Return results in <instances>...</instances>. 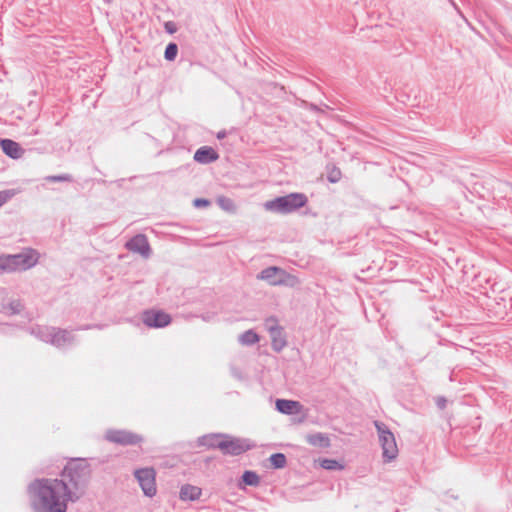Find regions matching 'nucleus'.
Here are the masks:
<instances>
[{
	"mask_svg": "<svg viewBox=\"0 0 512 512\" xmlns=\"http://www.w3.org/2000/svg\"><path fill=\"white\" fill-rule=\"evenodd\" d=\"M90 476L84 461L69 462L61 478L37 479L29 485L31 504L35 512H66L69 501L83 493Z\"/></svg>",
	"mask_w": 512,
	"mask_h": 512,
	"instance_id": "f257e3e1",
	"label": "nucleus"
},
{
	"mask_svg": "<svg viewBox=\"0 0 512 512\" xmlns=\"http://www.w3.org/2000/svg\"><path fill=\"white\" fill-rule=\"evenodd\" d=\"M39 254L36 250L27 249L19 254L1 255L0 270L3 272H16L27 270L36 265Z\"/></svg>",
	"mask_w": 512,
	"mask_h": 512,
	"instance_id": "f03ea898",
	"label": "nucleus"
},
{
	"mask_svg": "<svg viewBox=\"0 0 512 512\" xmlns=\"http://www.w3.org/2000/svg\"><path fill=\"white\" fill-rule=\"evenodd\" d=\"M307 201L308 199L305 194L291 193L289 195L267 201L264 204V207L266 210L287 214L304 207Z\"/></svg>",
	"mask_w": 512,
	"mask_h": 512,
	"instance_id": "7ed1b4c3",
	"label": "nucleus"
},
{
	"mask_svg": "<svg viewBox=\"0 0 512 512\" xmlns=\"http://www.w3.org/2000/svg\"><path fill=\"white\" fill-rule=\"evenodd\" d=\"M208 444L220 449L224 454L240 455L250 449V445L238 438L229 436L213 435L208 438Z\"/></svg>",
	"mask_w": 512,
	"mask_h": 512,
	"instance_id": "20e7f679",
	"label": "nucleus"
},
{
	"mask_svg": "<svg viewBox=\"0 0 512 512\" xmlns=\"http://www.w3.org/2000/svg\"><path fill=\"white\" fill-rule=\"evenodd\" d=\"M374 425L378 432L379 442L383 450L384 461L390 462L394 460L398 455V448L394 434L382 422L375 421Z\"/></svg>",
	"mask_w": 512,
	"mask_h": 512,
	"instance_id": "39448f33",
	"label": "nucleus"
},
{
	"mask_svg": "<svg viewBox=\"0 0 512 512\" xmlns=\"http://www.w3.org/2000/svg\"><path fill=\"white\" fill-rule=\"evenodd\" d=\"M105 440L122 446L137 445L142 442V437L127 430L109 429L104 435Z\"/></svg>",
	"mask_w": 512,
	"mask_h": 512,
	"instance_id": "423d86ee",
	"label": "nucleus"
},
{
	"mask_svg": "<svg viewBox=\"0 0 512 512\" xmlns=\"http://www.w3.org/2000/svg\"><path fill=\"white\" fill-rule=\"evenodd\" d=\"M135 477L144 494L152 497L156 494L155 471L152 468H143L135 471Z\"/></svg>",
	"mask_w": 512,
	"mask_h": 512,
	"instance_id": "0eeeda50",
	"label": "nucleus"
},
{
	"mask_svg": "<svg viewBox=\"0 0 512 512\" xmlns=\"http://www.w3.org/2000/svg\"><path fill=\"white\" fill-rule=\"evenodd\" d=\"M265 326L271 337L272 348L280 352L287 344L283 328L278 325V321L274 317L266 319Z\"/></svg>",
	"mask_w": 512,
	"mask_h": 512,
	"instance_id": "6e6552de",
	"label": "nucleus"
},
{
	"mask_svg": "<svg viewBox=\"0 0 512 512\" xmlns=\"http://www.w3.org/2000/svg\"><path fill=\"white\" fill-rule=\"evenodd\" d=\"M43 341L51 343L54 346L61 347L70 343L73 339L71 333L67 330L48 328L44 329L41 335Z\"/></svg>",
	"mask_w": 512,
	"mask_h": 512,
	"instance_id": "1a4fd4ad",
	"label": "nucleus"
},
{
	"mask_svg": "<svg viewBox=\"0 0 512 512\" xmlns=\"http://www.w3.org/2000/svg\"><path fill=\"white\" fill-rule=\"evenodd\" d=\"M143 323L148 327L162 328L171 323V316L161 310H147L142 315Z\"/></svg>",
	"mask_w": 512,
	"mask_h": 512,
	"instance_id": "9d476101",
	"label": "nucleus"
},
{
	"mask_svg": "<svg viewBox=\"0 0 512 512\" xmlns=\"http://www.w3.org/2000/svg\"><path fill=\"white\" fill-rule=\"evenodd\" d=\"M126 247L128 250L137 252L144 257H148L150 255V245L147 237L143 234H138L131 238L126 243Z\"/></svg>",
	"mask_w": 512,
	"mask_h": 512,
	"instance_id": "9b49d317",
	"label": "nucleus"
},
{
	"mask_svg": "<svg viewBox=\"0 0 512 512\" xmlns=\"http://www.w3.org/2000/svg\"><path fill=\"white\" fill-rule=\"evenodd\" d=\"M0 147L7 156L13 159H19L25 153V150L20 146V144L11 139H1Z\"/></svg>",
	"mask_w": 512,
	"mask_h": 512,
	"instance_id": "f8f14e48",
	"label": "nucleus"
},
{
	"mask_svg": "<svg viewBox=\"0 0 512 512\" xmlns=\"http://www.w3.org/2000/svg\"><path fill=\"white\" fill-rule=\"evenodd\" d=\"M218 158V153L213 148L208 146H203L199 148L194 154V160L202 164L212 163L216 161Z\"/></svg>",
	"mask_w": 512,
	"mask_h": 512,
	"instance_id": "ddd939ff",
	"label": "nucleus"
},
{
	"mask_svg": "<svg viewBox=\"0 0 512 512\" xmlns=\"http://www.w3.org/2000/svg\"><path fill=\"white\" fill-rule=\"evenodd\" d=\"M201 488L190 484L183 485L180 489V499L184 501H194L200 498Z\"/></svg>",
	"mask_w": 512,
	"mask_h": 512,
	"instance_id": "4468645a",
	"label": "nucleus"
},
{
	"mask_svg": "<svg viewBox=\"0 0 512 512\" xmlns=\"http://www.w3.org/2000/svg\"><path fill=\"white\" fill-rule=\"evenodd\" d=\"M276 408L284 414L298 413L300 410V403L292 400L278 399L276 401Z\"/></svg>",
	"mask_w": 512,
	"mask_h": 512,
	"instance_id": "2eb2a0df",
	"label": "nucleus"
},
{
	"mask_svg": "<svg viewBox=\"0 0 512 512\" xmlns=\"http://www.w3.org/2000/svg\"><path fill=\"white\" fill-rule=\"evenodd\" d=\"M281 268L279 267H268L260 272L257 276L258 279L266 280L271 285H278V277H280Z\"/></svg>",
	"mask_w": 512,
	"mask_h": 512,
	"instance_id": "dca6fc26",
	"label": "nucleus"
},
{
	"mask_svg": "<svg viewBox=\"0 0 512 512\" xmlns=\"http://www.w3.org/2000/svg\"><path fill=\"white\" fill-rule=\"evenodd\" d=\"M260 484V477L254 471H245L241 477V482L238 484L240 489H244L246 485L248 486H258Z\"/></svg>",
	"mask_w": 512,
	"mask_h": 512,
	"instance_id": "f3484780",
	"label": "nucleus"
},
{
	"mask_svg": "<svg viewBox=\"0 0 512 512\" xmlns=\"http://www.w3.org/2000/svg\"><path fill=\"white\" fill-rule=\"evenodd\" d=\"M307 442L313 446L318 447H329L330 440L329 438L323 434V433H314L307 436Z\"/></svg>",
	"mask_w": 512,
	"mask_h": 512,
	"instance_id": "a211bd4d",
	"label": "nucleus"
},
{
	"mask_svg": "<svg viewBox=\"0 0 512 512\" xmlns=\"http://www.w3.org/2000/svg\"><path fill=\"white\" fill-rule=\"evenodd\" d=\"M299 283H300V281L296 276L289 274L285 270L281 269L280 277H278V285L295 287Z\"/></svg>",
	"mask_w": 512,
	"mask_h": 512,
	"instance_id": "6ab92c4d",
	"label": "nucleus"
},
{
	"mask_svg": "<svg viewBox=\"0 0 512 512\" xmlns=\"http://www.w3.org/2000/svg\"><path fill=\"white\" fill-rule=\"evenodd\" d=\"M239 341L243 345H253L259 341V336L256 332L250 329L239 336Z\"/></svg>",
	"mask_w": 512,
	"mask_h": 512,
	"instance_id": "aec40b11",
	"label": "nucleus"
},
{
	"mask_svg": "<svg viewBox=\"0 0 512 512\" xmlns=\"http://www.w3.org/2000/svg\"><path fill=\"white\" fill-rule=\"evenodd\" d=\"M271 465L274 468H283L286 465V456L282 453H275L269 458Z\"/></svg>",
	"mask_w": 512,
	"mask_h": 512,
	"instance_id": "412c9836",
	"label": "nucleus"
},
{
	"mask_svg": "<svg viewBox=\"0 0 512 512\" xmlns=\"http://www.w3.org/2000/svg\"><path fill=\"white\" fill-rule=\"evenodd\" d=\"M217 203L225 211L234 212L236 210L235 203L228 197H219Z\"/></svg>",
	"mask_w": 512,
	"mask_h": 512,
	"instance_id": "4be33fe9",
	"label": "nucleus"
},
{
	"mask_svg": "<svg viewBox=\"0 0 512 512\" xmlns=\"http://www.w3.org/2000/svg\"><path fill=\"white\" fill-rule=\"evenodd\" d=\"M320 465L326 470H340L343 468L338 461L327 458L320 460Z\"/></svg>",
	"mask_w": 512,
	"mask_h": 512,
	"instance_id": "5701e85b",
	"label": "nucleus"
},
{
	"mask_svg": "<svg viewBox=\"0 0 512 512\" xmlns=\"http://www.w3.org/2000/svg\"><path fill=\"white\" fill-rule=\"evenodd\" d=\"M177 53H178V46L175 43H169L165 49V53H164L165 59L168 61H173L176 58Z\"/></svg>",
	"mask_w": 512,
	"mask_h": 512,
	"instance_id": "b1692460",
	"label": "nucleus"
},
{
	"mask_svg": "<svg viewBox=\"0 0 512 512\" xmlns=\"http://www.w3.org/2000/svg\"><path fill=\"white\" fill-rule=\"evenodd\" d=\"M23 306L20 301H13L9 304V306L6 308L9 314H17L22 310Z\"/></svg>",
	"mask_w": 512,
	"mask_h": 512,
	"instance_id": "393cba45",
	"label": "nucleus"
},
{
	"mask_svg": "<svg viewBox=\"0 0 512 512\" xmlns=\"http://www.w3.org/2000/svg\"><path fill=\"white\" fill-rule=\"evenodd\" d=\"M50 182H65V181H71V176L64 174V175H58V176H48L46 178Z\"/></svg>",
	"mask_w": 512,
	"mask_h": 512,
	"instance_id": "a878e982",
	"label": "nucleus"
},
{
	"mask_svg": "<svg viewBox=\"0 0 512 512\" xmlns=\"http://www.w3.org/2000/svg\"><path fill=\"white\" fill-rule=\"evenodd\" d=\"M11 197L9 191H0V207L5 204Z\"/></svg>",
	"mask_w": 512,
	"mask_h": 512,
	"instance_id": "bb28decb",
	"label": "nucleus"
},
{
	"mask_svg": "<svg viewBox=\"0 0 512 512\" xmlns=\"http://www.w3.org/2000/svg\"><path fill=\"white\" fill-rule=\"evenodd\" d=\"M210 204V202L203 198H197L194 200V206L196 207H206Z\"/></svg>",
	"mask_w": 512,
	"mask_h": 512,
	"instance_id": "cd10ccee",
	"label": "nucleus"
},
{
	"mask_svg": "<svg viewBox=\"0 0 512 512\" xmlns=\"http://www.w3.org/2000/svg\"><path fill=\"white\" fill-rule=\"evenodd\" d=\"M339 176H340V171H339V170H335V171H333V172L329 175V177H328V178H329V180H330L331 182H336V181H338Z\"/></svg>",
	"mask_w": 512,
	"mask_h": 512,
	"instance_id": "c85d7f7f",
	"label": "nucleus"
},
{
	"mask_svg": "<svg viewBox=\"0 0 512 512\" xmlns=\"http://www.w3.org/2000/svg\"><path fill=\"white\" fill-rule=\"evenodd\" d=\"M172 23H166V29L170 32V33H173L174 32V29H172Z\"/></svg>",
	"mask_w": 512,
	"mask_h": 512,
	"instance_id": "c756f323",
	"label": "nucleus"
},
{
	"mask_svg": "<svg viewBox=\"0 0 512 512\" xmlns=\"http://www.w3.org/2000/svg\"><path fill=\"white\" fill-rule=\"evenodd\" d=\"M172 23H166V29L170 32V33H173L174 32V29H172Z\"/></svg>",
	"mask_w": 512,
	"mask_h": 512,
	"instance_id": "7c9ffc66",
	"label": "nucleus"
},
{
	"mask_svg": "<svg viewBox=\"0 0 512 512\" xmlns=\"http://www.w3.org/2000/svg\"><path fill=\"white\" fill-rule=\"evenodd\" d=\"M443 403H445V400H442V402L438 403V406L443 407V406H444V404H443Z\"/></svg>",
	"mask_w": 512,
	"mask_h": 512,
	"instance_id": "2f4dec72",
	"label": "nucleus"
},
{
	"mask_svg": "<svg viewBox=\"0 0 512 512\" xmlns=\"http://www.w3.org/2000/svg\"><path fill=\"white\" fill-rule=\"evenodd\" d=\"M443 403H445V400H442V402L438 403V406L443 407V406H444V404H443Z\"/></svg>",
	"mask_w": 512,
	"mask_h": 512,
	"instance_id": "473e14b6",
	"label": "nucleus"
},
{
	"mask_svg": "<svg viewBox=\"0 0 512 512\" xmlns=\"http://www.w3.org/2000/svg\"><path fill=\"white\" fill-rule=\"evenodd\" d=\"M443 403H445V400H442V402L438 403V406L443 407V406H444V404H443Z\"/></svg>",
	"mask_w": 512,
	"mask_h": 512,
	"instance_id": "72a5a7b5",
	"label": "nucleus"
}]
</instances>
